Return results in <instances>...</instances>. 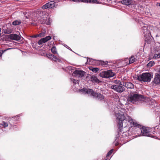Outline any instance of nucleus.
<instances>
[{
	"mask_svg": "<svg viewBox=\"0 0 160 160\" xmlns=\"http://www.w3.org/2000/svg\"><path fill=\"white\" fill-rule=\"evenodd\" d=\"M39 37V34H37V35H35L32 36L31 37L32 38H37V37Z\"/></svg>",
	"mask_w": 160,
	"mask_h": 160,
	"instance_id": "e433bc0d",
	"label": "nucleus"
},
{
	"mask_svg": "<svg viewBox=\"0 0 160 160\" xmlns=\"http://www.w3.org/2000/svg\"><path fill=\"white\" fill-rule=\"evenodd\" d=\"M142 30L143 31V33L144 34V35L145 36L149 35V31L148 30L147 26H143L142 28Z\"/></svg>",
	"mask_w": 160,
	"mask_h": 160,
	"instance_id": "dca6fc26",
	"label": "nucleus"
},
{
	"mask_svg": "<svg viewBox=\"0 0 160 160\" xmlns=\"http://www.w3.org/2000/svg\"><path fill=\"white\" fill-rule=\"evenodd\" d=\"M46 32L45 31H44L43 32H41L40 34H38L39 36L40 37H43L45 36V34L46 33Z\"/></svg>",
	"mask_w": 160,
	"mask_h": 160,
	"instance_id": "c756f323",
	"label": "nucleus"
},
{
	"mask_svg": "<svg viewBox=\"0 0 160 160\" xmlns=\"http://www.w3.org/2000/svg\"><path fill=\"white\" fill-rule=\"evenodd\" d=\"M126 125H124V127H126Z\"/></svg>",
	"mask_w": 160,
	"mask_h": 160,
	"instance_id": "58836bf2",
	"label": "nucleus"
},
{
	"mask_svg": "<svg viewBox=\"0 0 160 160\" xmlns=\"http://www.w3.org/2000/svg\"><path fill=\"white\" fill-rule=\"evenodd\" d=\"M117 84L113 85L111 86V88L118 92H122L125 90L124 88L122 86V84L119 81H118Z\"/></svg>",
	"mask_w": 160,
	"mask_h": 160,
	"instance_id": "0eeeda50",
	"label": "nucleus"
},
{
	"mask_svg": "<svg viewBox=\"0 0 160 160\" xmlns=\"http://www.w3.org/2000/svg\"><path fill=\"white\" fill-rule=\"evenodd\" d=\"M52 60L56 62H60L61 60L59 58H58L56 57L53 55Z\"/></svg>",
	"mask_w": 160,
	"mask_h": 160,
	"instance_id": "b1692460",
	"label": "nucleus"
},
{
	"mask_svg": "<svg viewBox=\"0 0 160 160\" xmlns=\"http://www.w3.org/2000/svg\"><path fill=\"white\" fill-rule=\"evenodd\" d=\"M2 31L5 34H9L12 32V30L11 29L5 27H3Z\"/></svg>",
	"mask_w": 160,
	"mask_h": 160,
	"instance_id": "2eb2a0df",
	"label": "nucleus"
},
{
	"mask_svg": "<svg viewBox=\"0 0 160 160\" xmlns=\"http://www.w3.org/2000/svg\"><path fill=\"white\" fill-rule=\"evenodd\" d=\"M113 149H112V150H111L109 152H108V153L107 154V156H109V155H110V154H111L112 152H113Z\"/></svg>",
	"mask_w": 160,
	"mask_h": 160,
	"instance_id": "473e14b6",
	"label": "nucleus"
},
{
	"mask_svg": "<svg viewBox=\"0 0 160 160\" xmlns=\"http://www.w3.org/2000/svg\"><path fill=\"white\" fill-rule=\"evenodd\" d=\"M85 72L82 70H76L74 73L79 77H82L84 75Z\"/></svg>",
	"mask_w": 160,
	"mask_h": 160,
	"instance_id": "9b49d317",
	"label": "nucleus"
},
{
	"mask_svg": "<svg viewBox=\"0 0 160 160\" xmlns=\"http://www.w3.org/2000/svg\"><path fill=\"white\" fill-rule=\"evenodd\" d=\"M152 78V75L149 73H143L142 75L138 76L137 79L140 81L150 82Z\"/></svg>",
	"mask_w": 160,
	"mask_h": 160,
	"instance_id": "20e7f679",
	"label": "nucleus"
},
{
	"mask_svg": "<svg viewBox=\"0 0 160 160\" xmlns=\"http://www.w3.org/2000/svg\"><path fill=\"white\" fill-rule=\"evenodd\" d=\"M0 125L4 128L8 127V124L7 123L5 122L4 121L2 122L0 124Z\"/></svg>",
	"mask_w": 160,
	"mask_h": 160,
	"instance_id": "bb28decb",
	"label": "nucleus"
},
{
	"mask_svg": "<svg viewBox=\"0 0 160 160\" xmlns=\"http://www.w3.org/2000/svg\"><path fill=\"white\" fill-rule=\"evenodd\" d=\"M21 22L20 20H16L12 22V24L13 25L16 26L19 25Z\"/></svg>",
	"mask_w": 160,
	"mask_h": 160,
	"instance_id": "4be33fe9",
	"label": "nucleus"
},
{
	"mask_svg": "<svg viewBox=\"0 0 160 160\" xmlns=\"http://www.w3.org/2000/svg\"><path fill=\"white\" fill-rule=\"evenodd\" d=\"M80 91L84 94L87 93L90 94L96 99L99 100H102L104 98V96L103 95L100 93L95 92L91 89L83 88L81 89Z\"/></svg>",
	"mask_w": 160,
	"mask_h": 160,
	"instance_id": "f03ea898",
	"label": "nucleus"
},
{
	"mask_svg": "<svg viewBox=\"0 0 160 160\" xmlns=\"http://www.w3.org/2000/svg\"><path fill=\"white\" fill-rule=\"evenodd\" d=\"M125 110L122 109L117 112H116L115 115L118 122V128L121 130L123 126V121L124 120L128 121L131 125L133 126H137L138 125L135 120L132 119L130 116L127 115L125 112Z\"/></svg>",
	"mask_w": 160,
	"mask_h": 160,
	"instance_id": "f257e3e1",
	"label": "nucleus"
},
{
	"mask_svg": "<svg viewBox=\"0 0 160 160\" xmlns=\"http://www.w3.org/2000/svg\"><path fill=\"white\" fill-rule=\"evenodd\" d=\"M160 57V53H155L154 55L153 58H158Z\"/></svg>",
	"mask_w": 160,
	"mask_h": 160,
	"instance_id": "c85d7f7f",
	"label": "nucleus"
},
{
	"mask_svg": "<svg viewBox=\"0 0 160 160\" xmlns=\"http://www.w3.org/2000/svg\"><path fill=\"white\" fill-rule=\"evenodd\" d=\"M10 49V48H8V49H5L4 50H0V57H1L2 54L4 52L8 50H9V49Z\"/></svg>",
	"mask_w": 160,
	"mask_h": 160,
	"instance_id": "2f4dec72",
	"label": "nucleus"
},
{
	"mask_svg": "<svg viewBox=\"0 0 160 160\" xmlns=\"http://www.w3.org/2000/svg\"><path fill=\"white\" fill-rule=\"evenodd\" d=\"M122 85L128 88H134L133 84L131 82H127L124 83Z\"/></svg>",
	"mask_w": 160,
	"mask_h": 160,
	"instance_id": "ddd939ff",
	"label": "nucleus"
},
{
	"mask_svg": "<svg viewBox=\"0 0 160 160\" xmlns=\"http://www.w3.org/2000/svg\"><path fill=\"white\" fill-rule=\"evenodd\" d=\"M115 75V73L112 70L103 71L100 73L101 77L104 78H108L112 77Z\"/></svg>",
	"mask_w": 160,
	"mask_h": 160,
	"instance_id": "423d86ee",
	"label": "nucleus"
},
{
	"mask_svg": "<svg viewBox=\"0 0 160 160\" xmlns=\"http://www.w3.org/2000/svg\"><path fill=\"white\" fill-rule=\"evenodd\" d=\"M98 2L96 0H87V3H97Z\"/></svg>",
	"mask_w": 160,
	"mask_h": 160,
	"instance_id": "5701e85b",
	"label": "nucleus"
},
{
	"mask_svg": "<svg viewBox=\"0 0 160 160\" xmlns=\"http://www.w3.org/2000/svg\"><path fill=\"white\" fill-rule=\"evenodd\" d=\"M27 14V12H25L24 13V14L25 15V17L26 18H29V15H28V16L26 15V14Z\"/></svg>",
	"mask_w": 160,
	"mask_h": 160,
	"instance_id": "f704fd0d",
	"label": "nucleus"
},
{
	"mask_svg": "<svg viewBox=\"0 0 160 160\" xmlns=\"http://www.w3.org/2000/svg\"><path fill=\"white\" fill-rule=\"evenodd\" d=\"M51 39V36H48L46 37L41 38L38 42V43L39 45H41L43 43L46 42Z\"/></svg>",
	"mask_w": 160,
	"mask_h": 160,
	"instance_id": "6e6552de",
	"label": "nucleus"
},
{
	"mask_svg": "<svg viewBox=\"0 0 160 160\" xmlns=\"http://www.w3.org/2000/svg\"><path fill=\"white\" fill-rule=\"evenodd\" d=\"M55 6V3L53 2H50L46 4L42 7V9H46L48 8H52Z\"/></svg>",
	"mask_w": 160,
	"mask_h": 160,
	"instance_id": "1a4fd4ad",
	"label": "nucleus"
},
{
	"mask_svg": "<svg viewBox=\"0 0 160 160\" xmlns=\"http://www.w3.org/2000/svg\"><path fill=\"white\" fill-rule=\"evenodd\" d=\"M143 99L142 95L136 93H132L129 95L128 100L133 103L138 104L141 102Z\"/></svg>",
	"mask_w": 160,
	"mask_h": 160,
	"instance_id": "7ed1b4c3",
	"label": "nucleus"
},
{
	"mask_svg": "<svg viewBox=\"0 0 160 160\" xmlns=\"http://www.w3.org/2000/svg\"><path fill=\"white\" fill-rule=\"evenodd\" d=\"M135 58L133 56L131 57L129 60H128V59H126L125 60V61L126 62H128V61H129V63H126V64L127 65L132 63L135 61Z\"/></svg>",
	"mask_w": 160,
	"mask_h": 160,
	"instance_id": "a211bd4d",
	"label": "nucleus"
},
{
	"mask_svg": "<svg viewBox=\"0 0 160 160\" xmlns=\"http://www.w3.org/2000/svg\"><path fill=\"white\" fill-rule=\"evenodd\" d=\"M46 56L48 58L52 60L53 57V55L51 54L48 53L46 54Z\"/></svg>",
	"mask_w": 160,
	"mask_h": 160,
	"instance_id": "cd10ccee",
	"label": "nucleus"
},
{
	"mask_svg": "<svg viewBox=\"0 0 160 160\" xmlns=\"http://www.w3.org/2000/svg\"><path fill=\"white\" fill-rule=\"evenodd\" d=\"M91 80L93 83H98L99 82V80L97 78L96 76L95 75H92L91 76Z\"/></svg>",
	"mask_w": 160,
	"mask_h": 160,
	"instance_id": "f3484780",
	"label": "nucleus"
},
{
	"mask_svg": "<svg viewBox=\"0 0 160 160\" xmlns=\"http://www.w3.org/2000/svg\"><path fill=\"white\" fill-rule=\"evenodd\" d=\"M154 64V63L153 62L150 61L147 64V66L148 67L150 68L152 67L153 65Z\"/></svg>",
	"mask_w": 160,
	"mask_h": 160,
	"instance_id": "a878e982",
	"label": "nucleus"
},
{
	"mask_svg": "<svg viewBox=\"0 0 160 160\" xmlns=\"http://www.w3.org/2000/svg\"><path fill=\"white\" fill-rule=\"evenodd\" d=\"M51 50L52 52L54 54H55L57 53L56 48L55 47H53L51 48Z\"/></svg>",
	"mask_w": 160,
	"mask_h": 160,
	"instance_id": "393cba45",
	"label": "nucleus"
},
{
	"mask_svg": "<svg viewBox=\"0 0 160 160\" xmlns=\"http://www.w3.org/2000/svg\"><path fill=\"white\" fill-rule=\"evenodd\" d=\"M138 125H137L136 127H138L139 128L138 130L140 131L141 132V133L140 134V136H148L152 137V136L149 134V128L145 127H142L141 128V126L138 124Z\"/></svg>",
	"mask_w": 160,
	"mask_h": 160,
	"instance_id": "39448f33",
	"label": "nucleus"
},
{
	"mask_svg": "<svg viewBox=\"0 0 160 160\" xmlns=\"http://www.w3.org/2000/svg\"><path fill=\"white\" fill-rule=\"evenodd\" d=\"M96 61V60L90 58H88L87 59V62H88L90 64H94V62H95V61Z\"/></svg>",
	"mask_w": 160,
	"mask_h": 160,
	"instance_id": "412c9836",
	"label": "nucleus"
},
{
	"mask_svg": "<svg viewBox=\"0 0 160 160\" xmlns=\"http://www.w3.org/2000/svg\"><path fill=\"white\" fill-rule=\"evenodd\" d=\"M71 1L74 2H79V0H71Z\"/></svg>",
	"mask_w": 160,
	"mask_h": 160,
	"instance_id": "4c0bfd02",
	"label": "nucleus"
},
{
	"mask_svg": "<svg viewBox=\"0 0 160 160\" xmlns=\"http://www.w3.org/2000/svg\"><path fill=\"white\" fill-rule=\"evenodd\" d=\"M153 82L155 84H160V68L159 73L156 74Z\"/></svg>",
	"mask_w": 160,
	"mask_h": 160,
	"instance_id": "9d476101",
	"label": "nucleus"
},
{
	"mask_svg": "<svg viewBox=\"0 0 160 160\" xmlns=\"http://www.w3.org/2000/svg\"><path fill=\"white\" fill-rule=\"evenodd\" d=\"M72 81L73 82V83H77L78 82V81L75 80V79H73Z\"/></svg>",
	"mask_w": 160,
	"mask_h": 160,
	"instance_id": "c9c22d12",
	"label": "nucleus"
},
{
	"mask_svg": "<svg viewBox=\"0 0 160 160\" xmlns=\"http://www.w3.org/2000/svg\"><path fill=\"white\" fill-rule=\"evenodd\" d=\"M159 6H160V3H159Z\"/></svg>",
	"mask_w": 160,
	"mask_h": 160,
	"instance_id": "ea45409f",
	"label": "nucleus"
},
{
	"mask_svg": "<svg viewBox=\"0 0 160 160\" xmlns=\"http://www.w3.org/2000/svg\"><path fill=\"white\" fill-rule=\"evenodd\" d=\"M121 2L122 4L128 6L132 4L133 3V1L132 0H122Z\"/></svg>",
	"mask_w": 160,
	"mask_h": 160,
	"instance_id": "4468645a",
	"label": "nucleus"
},
{
	"mask_svg": "<svg viewBox=\"0 0 160 160\" xmlns=\"http://www.w3.org/2000/svg\"><path fill=\"white\" fill-rule=\"evenodd\" d=\"M97 61L98 62V63L99 65L102 66L103 67H105L107 65V63L106 62H105L103 61Z\"/></svg>",
	"mask_w": 160,
	"mask_h": 160,
	"instance_id": "aec40b11",
	"label": "nucleus"
},
{
	"mask_svg": "<svg viewBox=\"0 0 160 160\" xmlns=\"http://www.w3.org/2000/svg\"><path fill=\"white\" fill-rule=\"evenodd\" d=\"M43 22H42L44 24H46L48 25H50V19L49 17L46 18L45 19V18L43 19Z\"/></svg>",
	"mask_w": 160,
	"mask_h": 160,
	"instance_id": "6ab92c4d",
	"label": "nucleus"
},
{
	"mask_svg": "<svg viewBox=\"0 0 160 160\" xmlns=\"http://www.w3.org/2000/svg\"><path fill=\"white\" fill-rule=\"evenodd\" d=\"M90 70H92V72H96L98 71L99 69L98 68H93L92 69H90Z\"/></svg>",
	"mask_w": 160,
	"mask_h": 160,
	"instance_id": "7c9ffc66",
	"label": "nucleus"
},
{
	"mask_svg": "<svg viewBox=\"0 0 160 160\" xmlns=\"http://www.w3.org/2000/svg\"><path fill=\"white\" fill-rule=\"evenodd\" d=\"M8 38L11 39L15 40H20V36L16 34H11L8 35Z\"/></svg>",
	"mask_w": 160,
	"mask_h": 160,
	"instance_id": "f8f14e48",
	"label": "nucleus"
},
{
	"mask_svg": "<svg viewBox=\"0 0 160 160\" xmlns=\"http://www.w3.org/2000/svg\"><path fill=\"white\" fill-rule=\"evenodd\" d=\"M87 0H79V2L87 3Z\"/></svg>",
	"mask_w": 160,
	"mask_h": 160,
	"instance_id": "72a5a7b5",
	"label": "nucleus"
}]
</instances>
